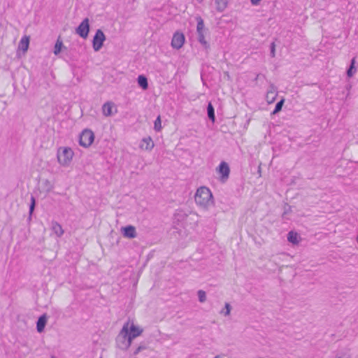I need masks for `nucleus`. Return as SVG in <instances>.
<instances>
[{"label": "nucleus", "instance_id": "nucleus-1", "mask_svg": "<svg viewBox=\"0 0 358 358\" xmlns=\"http://www.w3.org/2000/svg\"><path fill=\"white\" fill-rule=\"evenodd\" d=\"M194 200L197 205L204 208H208L213 203V196L209 188L203 186L197 189Z\"/></svg>", "mask_w": 358, "mask_h": 358}, {"label": "nucleus", "instance_id": "nucleus-2", "mask_svg": "<svg viewBox=\"0 0 358 358\" xmlns=\"http://www.w3.org/2000/svg\"><path fill=\"white\" fill-rule=\"evenodd\" d=\"M129 321L126 322L116 338L117 346L122 350H127L131 345V340L128 336Z\"/></svg>", "mask_w": 358, "mask_h": 358}, {"label": "nucleus", "instance_id": "nucleus-3", "mask_svg": "<svg viewBox=\"0 0 358 358\" xmlns=\"http://www.w3.org/2000/svg\"><path fill=\"white\" fill-rule=\"evenodd\" d=\"M73 151L69 147H61L57 150V160L60 165L67 166L73 157Z\"/></svg>", "mask_w": 358, "mask_h": 358}, {"label": "nucleus", "instance_id": "nucleus-4", "mask_svg": "<svg viewBox=\"0 0 358 358\" xmlns=\"http://www.w3.org/2000/svg\"><path fill=\"white\" fill-rule=\"evenodd\" d=\"M94 140V134L91 129H85L79 136V144L83 148L90 147Z\"/></svg>", "mask_w": 358, "mask_h": 358}, {"label": "nucleus", "instance_id": "nucleus-5", "mask_svg": "<svg viewBox=\"0 0 358 358\" xmlns=\"http://www.w3.org/2000/svg\"><path fill=\"white\" fill-rule=\"evenodd\" d=\"M197 22L196 32L198 35V41L203 46L206 50L210 48L208 43L206 41L203 30H204V22L203 19L198 16L196 18Z\"/></svg>", "mask_w": 358, "mask_h": 358}, {"label": "nucleus", "instance_id": "nucleus-6", "mask_svg": "<svg viewBox=\"0 0 358 358\" xmlns=\"http://www.w3.org/2000/svg\"><path fill=\"white\" fill-rule=\"evenodd\" d=\"M106 40L104 33L101 29H97L92 40V47L94 51H99L103 46Z\"/></svg>", "mask_w": 358, "mask_h": 358}, {"label": "nucleus", "instance_id": "nucleus-7", "mask_svg": "<svg viewBox=\"0 0 358 358\" xmlns=\"http://www.w3.org/2000/svg\"><path fill=\"white\" fill-rule=\"evenodd\" d=\"M90 31L89 19L85 18L79 26L76 28V32L80 37L86 38Z\"/></svg>", "mask_w": 358, "mask_h": 358}, {"label": "nucleus", "instance_id": "nucleus-8", "mask_svg": "<svg viewBox=\"0 0 358 358\" xmlns=\"http://www.w3.org/2000/svg\"><path fill=\"white\" fill-rule=\"evenodd\" d=\"M217 171L220 174V180L222 182H226L228 180L230 173L229 164L225 162H222L217 168Z\"/></svg>", "mask_w": 358, "mask_h": 358}, {"label": "nucleus", "instance_id": "nucleus-9", "mask_svg": "<svg viewBox=\"0 0 358 358\" xmlns=\"http://www.w3.org/2000/svg\"><path fill=\"white\" fill-rule=\"evenodd\" d=\"M184 43V34L179 31L175 32L171 40V46L173 48L178 50L183 45Z\"/></svg>", "mask_w": 358, "mask_h": 358}, {"label": "nucleus", "instance_id": "nucleus-10", "mask_svg": "<svg viewBox=\"0 0 358 358\" xmlns=\"http://www.w3.org/2000/svg\"><path fill=\"white\" fill-rule=\"evenodd\" d=\"M121 231L124 237L128 238H134L137 236L136 228L132 225L123 227L121 228Z\"/></svg>", "mask_w": 358, "mask_h": 358}, {"label": "nucleus", "instance_id": "nucleus-11", "mask_svg": "<svg viewBox=\"0 0 358 358\" xmlns=\"http://www.w3.org/2000/svg\"><path fill=\"white\" fill-rule=\"evenodd\" d=\"M142 332L143 329L135 326L133 323H131L130 326L129 324H128V336L129 340L132 341L134 338L140 336Z\"/></svg>", "mask_w": 358, "mask_h": 358}, {"label": "nucleus", "instance_id": "nucleus-12", "mask_svg": "<svg viewBox=\"0 0 358 358\" xmlns=\"http://www.w3.org/2000/svg\"><path fill=\"white\" fill-rule=\"evenodd\" d=\"M277 96V90L273 85L270 86V90H268L266 96V101L268 103H272L275 100Z\"/></svg>", "mask_w": 358, "mask_h": 358}, {"label": "nucleus", "instance_id": "nucleus-13", "mask_svg": "<svg viewBox=\"0 0 358 358\" xmlns=\"http://www.w3.org/2000/svg\"><path fill=\"white\" fill-rule=\"evenodd\" d=\"M51 229L57 237H61L64 234L62 227L56 221L52 222Z\"/></svg>", "mask_w": 358, "mask_h": 358}, {"label": "nucleus", "instance_id": "nucleus-14", "mask_svg": "<svg viewBox=\"0 0 358 358\" xmlns=\"http://www.w3.org/2000/svg\"><path fill=\"white\" fill-rule=\"evenodd\" d=\"M46 322L47 317L45 314L39 317L36 322V329L38 332L41 333L43 331Z\"/></svg>", "mask_w": 358, "mask_h": 358}, {"label": "nucleus", "instance_id": "nucleus-15", "mask_svg": "<svg viewBox=\"0 0 358 358\" xmlns=\"http://www.w3.org/2000/svg\"><path fill=\"white\" fill-rule=\"evenodd\" d=\"M29 44V36H24L18 45V48L20 50H22L23 52H26L28 50Z\"/></svg>", "mask_w": 358, "mask_h": 358}, {"label": "nucleus", "instance_id": "nucleus-16", "mask_svg": "<svg viewBox=\"0 0 358 358\" xmlns=\"http://www.w3.org/2000/svg\"><path fill=\"white\" fill-rule=\"evenodd\" d=\"M141 147L143 149L150 150L154 147V143L150 137L143 139V143Z\"/></svg>", "mask_w": 358, "mask_h": 358}, {"label": "nucleus", "instance_id": "nucleus-17", "mask_svg": "<svg viewBox=\"0 0 358 358\" xmlns=\"http://www.w3.org/2000/svg\"><path fill=\"white\" fill-rule=\"evenodd\" d=\"M138 85L142 87L143 90H147L148 88V83L147 78L143 75L138 76L137 78Z\"/></svg>", "mask_w": 358, "mask_h": 358}, {"label": "nucleus", "instance_id": "nucleus-18", "mask_svg": "<svg viewBox=\"0 0 358 358\" xmlns=\"http://www.w3.org/2000/svg\"><path fill=\"white\" fill-rule=\"evenodd\" d=\"M113 103L106 102L102 106L103 113L105 116H110L112 115Z\"/></svg>", "mask_w": 358, "mask_h": 358}, {"label": "nucleus", "instance_id": "nucleus-19", "mask_svg": "<svg viewBox=\"0 0 358 358\" xmlns=\"http://www.w3.org/2000/svg\"><path fill=\"white\" fill-rule=\"evenodd\" d=\"M216 9L219 12H222L225 10L228 4V0H215Z\"/></svg>", "mask_w": 358, "mask_h": 358}, {"label": "nucleus", "instance_id": "nucleus-20", "mask_svg": "<svg viewBox=\"0 0 358 358\" xmlns=\"http://www.w3.org/2000/svg\"><path fill=\"white\" fill-rule=\"evenodd\" d=\"M207 113L208 118L214 122L215 120L214 107L210 102L207 106Z\"/></svg>", "mask_w": 358, "mask_h": 358}, {"label": "nucleus", "instance_id": "nucleus-21", "mask_svg": "<svg viewBox=\"0 0 358 358\" xmlns=\"http://www.w3.org/2000/svg\"><path fill=\"white\" fill-rule=\"evenodd\" d=\"M287 240L289 242H290L293 244L298 243H299L298 234L293 231H289L287 234Z\"/></svg>", "mask_w": 358, "mask_h": 358}, {"label": "nucleus", "instance_id": "nucleus-22", "mask_svg": "<svg viewBox=\"0 0 358 358\" xmlns=\"http://www.w3.org/2000/svg\"><path fill=\"white\" fill-rule=\"evenodd\" d=\"M355 64V58L354 57L352 59L350 67L347 70V76L348 77H352L356 71Z\"/></svg>", "mask_w": 358, "mask_h": 358}, {"label": "nucleus", "instance_id": "nucleus-23", "mask_svg": "<svg viewBox=\"0 0 358 358\" xmlns=\"http://www.w3.org/2000/svg\"><path fill=\"white\" fill-rule=\"evenodd\" d=\"M284 102H285V99H282L280 101H279L275 104V108L273 110L271 114L275 115V114L279 113L282 110V106L284 104Z\"/></svg>", "mask_w": 358, "mask_h": 358}, {"label": "nucleus", "instance_id": "nucleus-24", "mask_svg": "<svg viewBox=\"0 0 358 358\" xmlns=\"http://www.w3.org/2000/svg\"><path fill=\"white\" fill-rule=\"evenodd\" d=\"M30 201H31V203L29 205V218H31V215L34 210L35 206H36V199L33 195L31 196Z\"/></svg>", "mask_w": 358, "mask_h": 358}, {"label": "nucleus", "instance_id": "nucleus-25", "mask_svg": "<svg viewBox=\"0 0 358 358\" xmlns=\"http://www.w3.org/2000/svg\"><path fill=\"white\" fill-rule=\"evenodd\" d=\"M197 295L199 302L203 303L206 301V293L205 291L201 289L199 290L197 292Z\"/></svg>", "mask_w": 358, "mask_h": 358}, {"label": "nucleus", "instance_id": "nucleus-26", "mask_svg": "<svg viewBox=\"0 0 358 358\" xmlns=\"http://www.w3.org/2000/svg\"><path fill=\"white\" fill-rule=\"evenodd\" d=\"M63 45L62 41L58 39L54 47L55 55H58L61 52L62 46Z\"/></svg>", "mask_w": 358, "mask_h": 358}, {"label": "nucleus", "instance_id": "nucleus-27", "mask_svg": "<svg viewBox=\"0 0 358 358\" xmlns=\"http://www.w3.org/2000/svg\"><path fill=\"white\" fill-rule=\"evenodd\" d=\"M154 128H155V131H159L161 129L162 126H161L160 116H158L157 117V119L155 120V123H154Z\"/></svg>", "mask_w": 358, "mask_h": 358}, {"label": "nucleus", "instance_id": "nucleus-28", "mask_svg": "<svg viewBox=\"0 0 358 358\" xmlns=\"http://www.w3.org/2000/svg\"><path fill=\"white\" fill-rule=\"evenodd\" d=\"M146 348V345L145 344L140 345L134 352V355H136L142 350Z\"/></svg>", "mask_w": 358, "mask_h": 358}, {"label": "nucleus", "instance_id": "nucleus-29", "mask_svg": "<svg viewBox=\"0 0 358 358\" xmlns=\"http://www.w3.org/2000/svg\"><path fill=\"white\" fill-rule=\"evenodd\" d=\"M336 358H351V356L348 352H341L336 355Z\"/></svg>", "mask_w": 358, "mask_h": 358}, {"label": "nucleus", "instance_id": "nucleus-30", "mask_svg": "<svg viewBox=\"0 0 358 358\" xmlns=\"http://www.w3.org/2000/svg\"><path fill=\"white\" fill-rule=\"evenodd\" d=\"M270 49H271V57H274L275 55V44L274 42L271 43Z\"/></svg>", "mask_w": 358, "mask_h": 358}, {"label": "nucleus", "instance_id": "nucleus-31", "mask_svg": "<svg viewBox=\"0 0 358 358\" xmlns=\"http://www.w3.org/2000/svg\"><path fill=\"white\" fill-rule=\"evenodd\" d=\"M224 308H225V312L224 313V315L225 316L227 315H229L230 314V311H231V306L229 303H226L225 305H224Z\"/></svg>", "mask_w": 358, "mask_h": 358}, {"label": "nucleus", "instance_id": "nucleus-32", "mask_svg": "<svg viewBox=\"0 0 358 358\" xmlns=\"http://www.w3.org/2000/svg\"><path fill=\"white\" fill-rule=\"evenodd\" d=\"M252 5H257L259 4V1L261 0H250Z\"/></svg>", "mask_w": 358, "mask_h": 358}, {"label": "nucleus", "instance_id": "nucleus-33", "mask_svg": "<svg viewBox=\"0 0 358 358\" xmlns=\"http://www.w3.org/2000/svg\"><path fill=\"white\" fill-rule=\"evenodd\" d=\"M214 358H224V357L222 355H217Z\"/></svg>", "mask_w": 358, "mask_h": 358}, {"label": "nucleus", "instance_id": "nucleus-34", "mask_svg": "<svg viewBox=\"0 0 358 358\" xmlns=\"http://www.w3.org/2000/svg\"><path fill=\"white\" fill-rule=\"evenodd\" d=\"M51 358H57V357H55V356H52Z\"/></svg>", "mask_w": 358, "mask_h": 358}, {"label": "nucleus", "instance_id": "nucleus-35", "mask_svg": "<svg viewBox=\"0 0 358 358\" xmlns=\"http://www.w3.org/2000/svg\"><path fill=\"white\" fill-rule=\"evenodd\" d=\"M197 1H199V2H201V1H202V0H197Z\"/></svg>", "mask_w": 358, "mask_h": 358}, {"label": "nucleus", "instance_id": "nucleus-36", "mask_svg": "<svg viewBox=\"0 0 358 358\" xmlns=\"http://www.w3.org/2000/svg\"><path fill=\"white\" fill-rule=\"evenodd\" d=\"M100 358H102V357H100Z\"/></svg>", "mask_w": 358, "mask_h": 358}]
</instances>
